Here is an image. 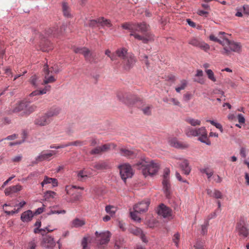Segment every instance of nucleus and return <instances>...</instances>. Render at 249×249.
<instances>
[{
  "label": "nucleus",
  "instance_id": "4468645a",
  "mask_svg": "<svg viewBox=\"0 0 249 249\" xmlns=\"http://www.w3.org/2000/svg\"><path fill=\"white\" fill-rule=\"evenodd\" d=\"M73 51L75 53L82 54L87 61L92 62L94 60L95 55L86 47L77 48L74 49Z\"/></svg>",
  "mask_w": 249,
  "mask_h": 249
},
{
  "label": "nucleus",
  "instance_id": "20e7f679",
  "mask_svg": "<svg viewBox=\"0 0 249 249\" xmlns=\"http://www.w3.org/2000/svg\"><path fill=\"white\" fill-rule=\"evenodd\" d=\"M235 231L242 240H246L249 238V228L248 225L243 220H240L237 223Z\"/></svg>",
  "mask_w": 249,
  "mask_h": 249
},
{
  "label": "nucleus",
  "instance_id": "2f4dec72",
  "mask_svg": "<svg viewBox=\"0 0 249 249\" xmlns=\"http://www.w3.org/2000/svg\"><path fill=\"white\" fill-rule=\"evenodd\" d=\"M120 154L122 156L128 158H133L136 156V153L134 151L126 148H121L120 149Z\"/></svg>",
  "mask_w": 249,
  "mask_h": 249
},
{
  "label": "nucleus",
  "instance_id": "9b49d317",
  "mask_svg": "<svg viewBox=\"0 0 249 249\" xmlns=\"http://www.w3.org/2000/svg\"><path fill=\"white\" fill-rule=\"evenodd\" d=\"M196 137H198V140L207 145H210L211 142L208 139L207 131L205 127L196 128Z\"/></svg>",
  "mask_w": 249,
  "mask_h": 249
},
{
  "label": "nucleus",
  "instance_id": "13d9d810",
  "mask_svg": "<svg viewBox=\"0 0 249 249\" xmlns=\"http://www.w3.org/2000/svg\"><path fill=\"white\" fill-rule=\"evenodd\" d=\"M77 177L79 178V179L81 180L82 178H83L85 177H87V173L84 170H80L78 173Z\"/></svg>",
  "mask_w": 249,
  "mask_h": 249
},
{
  "label": "nucleus",
  "instance_id": "f3484780",
  "mask_svg": "<svg viewBox=\"0 0 249 249\" xmlns=\"http://www.w3.org/2000/svg\"><path fill=\"white\" fill-rule=\"evenodd\" d=\"M117 97L119 100L128 106L132 105L135 103L134 98L131 95L123 94L122 93L119 92L117 94Z\"/></svg>",
  "mask_w": 249,
  "mask_h": 249
},
{
  "label": "nucleus",
  "instance_id": "864d4df0",
  "mask_svg": "<svg viewBox=\"0 0 249 249\" xmlns=\"http://www.w3.org/2000/svg\"><path fill=\"white\" fill-rule=\"evenodd\" d=\"M207 122L210 123V124L214 126H215L217 128L219 129L221 132H223V128L222 126L221 125V124L219 123H215L212 120H207Z\"/></svg>",
  "mask_w": 249,
  "mask_h": 249
},
{
  "label": "nucleus",
  "instance_id": "7c9ffc66",
  "mask_svg": "<svg viewBox=\"0 0 249 249\" xmlns=\"http://www.w3.org/2000/svg\"><path fill=\"white\" fill-rule=\"evenodd\" d=\"M33 217L32 212L30 210L27 211L22 213L21 219L23 222H28L30 221Z\"/></svg>",
  "mask_w": 249,
  "mask_h": 249
},
{
  "label": "nucleus",
  "instance_id": "b1692460",
  "mask_svg": "<svg viewBox=\"0 0 249 249\" xmlns=\"http://www.w3.org/2000/svg\"><path fill=\"white\" fill-rule=\"evenodd\" d=\"M129 54L130 53H127V50L124 48L118 49L115 52L116 60L117 57H119L123 61Z\"/></svg>",
  "mask_w": 249,
  "mask_h": 249
},
{
  "label": "nucleus",
  "instance_id": "4be33fe9",
  "mask_svg": "<svg viewBox=\"0 0 249 249\" xmlns=\"http://www.w3.org/2000/svg\"><path fill=\"white\" fill-rule=\"evenodd\" d=\"M48 184H51L53 187H56L58 185V181L55 178H52L45 176L43 180L41 183V186L43 187L44 185Z\"/></svg>",
  "mask_w": 249,
  "mask_h": 249
},
{
  "label": "nucleus",
  "instance_id": "5701e85b",
  "mask_svg": "<svg viewBox=\"0 0 249 249\" xmlns=\"http://www.w3.org/2000/svg\"><path fill=\"white\" fill-rule=\"evenodd\" d=\"M148 208V203H136L134 207V211L137 213H141L146 211Z\"/></svg>",
  "mask_w": 249,
  "mask_h": 249
},
{
  "label": "nucleus",
  "instance_id": "cd10ccee",
  "mask_svg": "<svg viewBox=\"0 0 249 249\" xmlns=\"http://www.w3.org/2000/svg\"><path fill=\"white\" fill-rule=\"evenodd\" d=\"M57 197V195L56 193L51 191H48L44 194V199L46 201H55L54 199Z\"/></svg>",
  "mask_w": 249,
  "mask_h": 249
},
{
  "label": "nucleus",
  "instance_id": "bb28decb",
  "mask_svg": "<svg viewBox=\"0 0 249 249\" xmlns=\"http://www.w3.org/2000/svg\"><path fill=\"white\" fill-rule=\"evenodd\" d=\"M225 35H226V33L225 32H220L219 33V37L220 38H222L223 40H221L219 38H218L217 37L213 35H211L209 36V38L211 40L218 42L219 44H221L222 46H223V44L224 43V39L226 38L225 36H224Z\"/></svg>",
  "mask_w": 249,
  "mask_h": 249
},
{
  "label": "nucleus",
  "instance_id": "8fccbe9b",
  "mask_svg": "<svg viewBox=\"0 0 249 249\" xmlns=\"http://www.w3.org/2000/svg\"><path fill=\"white\" fill-rule=\"evenodd\" d=\"M105 54L108 57H109L112 61L116 60V57L115 55V52L114 53H111V51L109 50H107L105 51Z\"/></svg>",
  "mask_w": 249,
  "mask_h": 249
},
{
  "label": "nucleus",
  "instance_id": "c03bdc74",
  "mask_svg": "<svg viewBox=\"0 0 249 249\" xmlns=\"http://www.w3.org/2000/svg\"><path fill=\"white\" fill-rule=\"evenodd\" d=\"M76 188L77 186H76L68 185L66 186V191L68 194L73 196L74 193L77 192Z\"/></svg>",
  "mask_w": 249,
  "mask_h": 249
},
{
  "label": "nucleus",
  "instance_id": "1a4fd4ad",
  "mask_svg": "<svg viewBox=\"0 0 249 249\" xmlns=\"http://www.w3.org/2000/svg\"><path fill=\"white\" fill-rule=\"evenodd\" d=\"M65 28L66 26L65 25H62L59 28L58 25L55 24L46 31V34L48 36L57 37L63 34L65 30Z\"/></svg>",
  "mask_w": 249,
  "mask_h": 249
},
{
  "label": "nucleus",
  "instance_id": "f257e3e1",
  "mask_svg": "<svg viewBox=\"0 0 249 249\" xmlns=\"http://www.w3.org/2000/svg\"><path fill=\"white\" fill-rule=\"evenodd\" d=\"M149 25L145 22L134 23L131 36L139 40H141L144 43H147L149 41L154 40L153 36L148 31Z\"/></svg>",
  "mask_w": 249,
  "mask_h": 249
},
{
  "label": "nucleus",
  "instance_id": "6ab92c4d",
  "mask_svg": "<svg viewBox=\"0 0 249 249\" xmlns=\"http://www.w3.org/2000/svg\"><path fill=\"white\" fill-rule=\"evenodd\" d=\"M57 152L53 150H50L47 151H43L36 158L37 161H42L43 160H51V157L56 154Z\"/></svg>",
  "mask_w": 249,
  "mask_h": 249
},
{
  "label": "nucleus",
  "instance_id": "dca6fc26",
  "mask_svg": "<svg viewBox=\"0 0 249 249\" xmlns=\"http://www.w3.org/2000/svg\"><path fill=\"white\" fill-rule=\"evenodd\" d=\"M189 43L195 47L200 48L205 51H207L210 49V46L208 44L196 37L191 38L189 40Z\"/></svg>",
  "mask_w": 249,
  "mask_h": 249
},
{
  "label": "nucleus",
  "instance_id": "ddd939ff",
  "mask_svg": "<svg viewBox=\"0 0 249 249\" xmlns=\"http://www.w3.org/2000/svg\"><path fill=\"white\" fill-rule=\"evenodd\" d=\"M25 204L23 203L19 206V205L15 203H4L3 205V209L5 213L7 214H13L18 213L20 208Z\"/></svg>",
  "mask_w": 249,
  "mask_h": 249
},
{
  "label": "nucleus",
  "instance_id": "393cba45",
  "mask_svg": "<svg viewBox=\"0 0 249 249\" xmlns=\"http://www.w3.org/2000/svg\"><path fill=\"white\" fill-rule=\"evenodd\" d=\"M52 44L49 40H42L40 44V49L43 52H48L53 49Z\"/></svg>",
  "mask_w": 249,
  "mask_h": 249
},
{
  "label": "nucleus",
  "instance_id": "6e6552de",
  "mask_svg": "<svg viewBox=\"0 0 249 249\" xmlns=\"http://www.w3.org/2000/svg\"><path fill=\"white\" fill-rule=\"evenodd\" d=\"M120 174L122 179L125 182L127 178H131L133 173L130 165L124 164L119 166Z\"/></svg>",
  "mask_w": 249,
  "mask_h": 249
},
{
  "label": "nucleus",
  "instance_id": "39448f33",
  "mask_svg": "<svg viewBox=\"0 0 249 249\" xmlns=\"http://www.w3.org/2000/svg\"><path fill=\"white\" fill-rule=\"evenodd\" d=\"M224 51L223 54H229L231 51L240 53L241 50V46L240 43L231 41L227 38L224 39L223 44Z\"/></svg>",
  "mask_w": 249,
  "mask_h": 249
},
{
  "label": "nucleus",
  "instance_id": "49530a36",
  "mask_svg": "<svg viewBox=\"0 0 249 249\" xmlns=\"http://www.w3.org/2000/svg\"><path fill=\"white\" fill-rule=\"evenodd\" d=\"M83 190V188H81L79 187H77V188L76 190L77 192H76L74 193V195L73 196V198L75 199V200H79L80 199V197H81V190Z\"/></svg>",
  "mask_w": 249,
  "mask_h": 249
},
{
  "label": "nucleus",
  "instance_id": "e2e57ef3",
  "mask_svg": "<svg viewBox=\"0 0 249 249\" xmlns=\"http://www.w3.org/2000/svg\"><path fill=\"white\" fill-rule=\"evenodd\" d=\"M208 225V223L207 222L204 225H202L201 226V234L205 235L207 233Z\"/></svg>",
  "mask_w": 249,
  "mask_h": 249
},
{
  "label": "nucleus",
  "instance_id": "de8ad7c7",
  "mask_svg": "<svg viewBox=\"0 0 249 249\" xmlns=\"http://www.w3.org/2000/svg\"><path fill=\"white\" fill-rule=\"evenodd\" d=\"M136 213L137 212H135V211H134V212H130V217L134 221L140 222L141 221V218Z\"/></svg>",
  "mask_w": 249,
  "mask_h": 249
},
{
  "label": "nucleus",
  "instance_id": "37998d69",
  "mask_svg": "<svg viewBox=\"0 0 249 249\" xmlns=\"http://www.w3.org/2000/svg\"><path fill=\"white\" fill-rule=\"evenodd\" d=\"M128 231L133 235L139 236L142 232V230L138 227L130 228L128 229Z\"/></svg>",
  "mask_w": 249,
  "mask_h": 249
},
{
  "label": "nucleus",
  "instance_id": "aec40b11",
  "mask_svg": "<svg viewBox=\"0 0 249 249\" xmlns=\"http://www.w3.org/2000/svg\"><path fill=\"white\" fill-rule=\"evenodd\" d=\"M41 246L45 248L52 249L55 246V242L53 238L50 236H45L41 241Z\"/></svg>",
  "mask_w": 249,
  "mask_h": 249
},
{
  "label": "nucleus",
  "instance_id": "72a5a7b5",
  "mask_svg": "<svg viewBox=\"0 0 249 249\" xmlns=\"http://www.w3.org/2000/svg\"><path fill=\"white\" fill-rule=\"evenodd\" d=\"M185 122L193 126H199L201 124V121L198 119H195L191 117H187L185 120Z\"/></svg>",
  "mask_w": 249,
  "mask_h": 249
},
{
  "label": "nucleus",
  "instance_id": "7ed1b4c3",
  "mask_svg": "<svg viewBox=\"0 0 249 249\" xmlns=\"http://www.w3.org/2000/svg\"><path fill=\"white\" fill-rule=\"evenodd\" d=\"M138 166L145 177L155 175L160 167V164L157 161L149 159L142 160Z\"/></svg>",
  "mask_w": 249,
  "mask_h": 249
},
{
  "label": "nucleus",
  "instance_id": "79ce46f5",
  "mask_svg": "<svg viewBox=\"0 0 249 249\" xmlns=\"http://www.w3.org/2000/svg\"><path fill=\"white\" fill-rule=\"evenodd\" d=\"M185 133L189 137H196V128H193L190 126H188L186 128Z\"/></svg>",
  "mask_w": 249,
  "mask_h": 249
},
{
  "label": "nucleus",
  "instance_id": "338daca9",
  "mask_svg": "<svg viewBox=\"0 0 249 249\" xmlns=\"http://www.w3.org/2000/svg\"><path fill=\"white\" fill-rule=\"evenodd\" d=\"M82 245L83 246L82 249H88V241L86 237H84L82 241Z\"/></svg>",
  "mask_w": 249,
  "mask_h": 249
},
{
  "label": "nucleus",
  "instance_id": "ea45409f",
  "mask_svg": "<svg viewBox=\"0 0 249 249\" xmlns=\"http://www.w3.org/2000/svg\"><path fill=\"white\" fill-rule=\"evenodd\" d=\"M117 210V208L113 205H108L106 207V212L111 216L115 214Z\"/></svg>",
  "mask_w": 249,
  "mask_h": 249
},
{
  "label": "nucleus",
  "instance_id": "423d86ee",
  "mask_svg": "<svg viewBox=\"0 0 249 249\" xmlns=\"http://www.w3.org/2000/svg\"><path fill=\"white\" fill-rule=\"evenodd\" d=\"M170 172V171L169 168H166L164 169L162 181L163 189L167 198H169L171 194V185L169 180Z\"/></svg>",
  "mask_w": 249,
  "mask_h": 249
},
{
  "label": "nucleus",
  "instance_id": "4c0bfd02",
  "mask_svg": "<svg viewBox=\"0 0 249 249\" xmlns=\"http://www.w3.org/2000/svg\"><path fill=\"white\" fill-rule=\"evenodd\" d=\"M188 82L186 80L182 79L180 80L178 85L176 87L175 90L177 92L179 93L181 90H183L186 88Z\"/></svg>",
  "mask_w": 249,
  "mask_h": 249
},
{
  "label": "nucleus",
  "instance_id": "bf43d9fd",
  "mask_svg": "<svg viewBox=\"0 0 249 249\" xmlns=\"http://www.w3.org/2000/svg\"><path fill=\"white\" fill-rule=\"evenodd\" d=\"M102 152H105L109 150L110 148L111 144H105L101 146H100Z\"/></svg>",
  "mask_w": 249,
  "mask_h": 249
},
{
  "label": "nucleus",
  "instance_id": "f03ea898",
  "mask_svg": "<svg viewBox=\"0 0 249 249\" xmlns=\"http://www.w3.org/2000/svg\"><path fill=\"white\" fill-rule=\"evenodd\" d=\"M50 70L48 68V66L46 65L44 68V80L43 82H41L36 75L32 76L30 79V83L35 88L38 87L40 85L47 84L54 82L56 79L54 78L53 74H56L59 72L58 70L52 67Z\"/></svg>",
  "mask_w": 249,
  "mask_h": 249
},
{
  "label": "nucleus",
  "instance_id": "9d476101",
  "mask_svg": "<svg viewBox=\"0 0 249 249\" xmlns=\"http://www.w3.org/2000/svg\"><path fill=\"white\" fill-rule=\"evenodd\" d=\"M95 235L96 236V240L100 245L107 244L111 237V233L108 231L100 233L96 231Z\"/></svg>",
  "mask_w": 249,
  "mask_h": 249
},
{
  "label": "nucleus",
  "instance_id": "052dcab7",
  "mask_svg": "<svg viewBox=\"0 0 249 249\" xmlns=\"http://www.w3.org/2000/svg\"><path fill=\"white\" fill-rule=\"evenodd\" d=\"M247 150L245 147H241L240 149V155L242 158L246 160Z\"/></svg>",
  "mask_w": 249,
  "mask_h": 249
},
{
  "label": "nucleus",
  "instance_id": "0e129e2a",
  "mask_svg": "<svg viewBox=\"0 0 249 249\" xmlns=\"http://www.w3.org/2000/svg\"><path fill=\"white\" fill-rule=\"evenodd\" d=\"M39 175L38 172L35 171L32 173H31L28 176L27 178L28 179H30L33 178L34 177H37Z\"/></svg>",
  "mask_w": 249,
  "mask_h": 249
},
{
  "label": "nucleus",
  "instance_id": "69168bd1",
  "mask_svg": "<svg viewBox=\"0 0 249 249\" xmlns=\"http://www.w3.org/2000/svg\"><path fill=\"white\" fill-rule=\"evenodd\" d=\"M123 240H116L115 242V247L116 248V249H119L123 246Z\"/></svg>",
  "mask_w": 249,
  "mask_h": 249
},
{
  "label": "nucleus",
  "instance_id": "0eeeda50",
  "mask_svg": "<svg viewBox=\"0 0 249 249\" xmlns=\"http://www.w3.org/2000/svg\"><path fill=\"white\" fill-rule=\"evenodd\" d=\"M156 213L160 217L167 218L168 219H172V209L164 205L163 203H161L158 206L156 210Z\"/></svg>",
  "mask_w": 249,
  "mask_h": 249
},
{
  "label": "nucleus",
  "instance_id": "c756f323",
  "mask_svg": "<svg viewBox=\"0 0 249 249\" xmlns=\"http://www.w3.org/2000/svg\"><path fill=\"white\" fill-rule=\"evenodd\" d=\"M179 166L184 174L188 175L190 174L191 169L189 166V163L187 160H183L179 164Z\"/></svg>",
  "mask_w": 249,
  "mask_h": 249
},
{
  "label": "nucleus",
  "instance_id": "774afa93",
  "mask_svg": "<svg viewBox=\"0 0 249 249\" xmlns=\"http://www.w3.org/2000/svg\"><path fill=\"white\" fill-rule=\"evenodd\" d=\"M243 13L244 14L249 15V5L245 4L243 6Z\"/></svg>",
  "mask_w": 249,
  "mask_h": 249
},
{
  "label": "nucleus",
  "instance_id": "c9c22d12",
  "mask_svg": "<svg viewBox=\"0 0 249 249\" xmlns=\"http://www.w3.org/2000/svg\"><path fill=\"white\" fill-rule=\"evenodd\" d=\"M169 144L176 148H183V144L180 143L176 138H171L169 140Z\"/></svg>",
  "mask_w": 249,
  "mask_h": 249
},
{
  "label": "nucleus",
  "instance_id": "a878e982",
  "mask_svg": "<svg viewBox=\"0 0 249 249\" xmlns=\"http://www.w3.org/2000/svg\"><path fill=\"white\" fill-rule=\"evenodd\" d=\"M25 108H26V102L22 101L18 104L15 105L12 112L13 113H18L19 112H22L21 115H24V111L25 110Z\"/></svg>",
  "mask_w": 249,
  "mask_h": 249
},
{
  "label": "nucleus",
  "instance_id": "c85d7f7f",
  "mask_svg": "<svg viewBox=\"0 0 249 249\" xmlns=\"http://www.w3.org/2000/svg\"><path fill=\"white\" fill-rule=\"evenodd\" d=\"M60 112V108L57 107H53L50 108L46 113L49 119L57 116Z\"/></svg>",
  "mask_w": 249,
  "mask_h": 249
},
{
  "label": "nucleus",
  "instance_id": "f704fd0d",
  "mask_svg": "<svg viewBox=\"0 0 249 249\" xmlns=\"http://www.w3.org/2000/svg\"><path fill=\"white\" fill-rule=\"evenodd\" d=\"M36 107L35 105H31L26 102V108L24 111V115H28L36 110Z\"/></svg>",
  "mask_w": 249,
  "mask_h": 249
},
{
  "label": "nucleus",
  "instance_id": "a19ab883",
  "mask_svg": "<svg viewBox=\"0 0 249 249\" xmlns=\"http://www.w3.org/2000/svg\"><path fill=\"white\" fill-rule=\"evenodd\" d=\"M50 88H51V87L50 86H46L44 89H43L42 90H36L34 91L30 94V95L31 96H36L37 95L45 94L47 91L50 90Z\"/></svg>",
  "mask_w": 249,
  "mask_h": 249
},
{
  "label": "nucleus",
  "instance_id": "e433bc0d",
  "mask_svg": "<svg viewBox=\"0 0 249 249\" xmlns=\"http://www.w3.org/2000/svg\"><path fill=\"white\" fill-rule=\"evenodd\" d=\"M85 224V222L84 220L79 219L75 218L72 221L71 223V227L78 228L83 226Z\"/></svg>",
  "mask_w": 249,
  "mask_h": 249
},
{
  "label": "nucleus",
  "instance_id": "a18cd8bd",
  "mask_svg": "<svg viewBox=\"0 0 249 249\" xmlns=\"http://www.w3.org/2000/svg\"><path fill=\"white\" fill-rule=\"evenodd\" d=\"M205 72L210 80L213 82H216V78L214 76L213 71L211 70H206Z\"/></svg>",
  "mask_w": 249,
  "mask_h": 249
},
{
  "label": "nucleus",
  "instance_id": "3c124183",
  "mask_svg": "<svg viewBox=\"0 0 249 249\" xmlns=\"http://www.w3.org/2000/svg\"><path fill=\"white\" fill-rule=\"evenodd\" d=\"M66 213L65 210H55L54 208H52L50 212L48 213L49 214H64Z\"/></svg>",
  "mask_w": 249,
  "mask_h": 249
},
{
  "label": "nucleus",
  "instance_id": "2eb2a0df",
  "mask_svg": "<svg viewBox=\"0 0 249 249\" xmlns=\"http://www.w3.org/2000/svg\"><path fill=\"white\" fill-rule=\"evenodd\" d=\"M23 189L22 186L19 184L16 185L10 186L4 190L5 196L13 197L16 196Z\"/></svg>",
  "mask_w": 249,
  "mask_h": 249
},
{
  "label": "nucleus",
  "instance_id": "09e8293b",
  "mask_svg": "<svg viewBox=\"0 0 249 249\" xmlns=\"http://www.w3.org/2000/svg\"><path fill=\"white\" fill-rule=\"evenodd\" d=\"M134 23H124L122 24V26L124 29L128 30L130 31V33H132V31L133 30Z\"/></svg>",
  "mask_w": 249,
  "mask_h": 249
},
{
  "label": "nucleus",
  "instance_id": "473e14b6",
  "mask_svg": "<svg viewBox=\"0 0 249 249\" xmlns=\"http://www.w3.org/2000/svg\"><path fill=\"white\" fill-rule=\"evenodd\" d=\"M62 9L63 15L67 18L71 17V9L67 3L63 2L62 5Z\"/></svg>",
  "mask_w": 249,
  "mask_h": 249
},
{
  "label": "nucleus",
  "instance_id": "4d7b16f0",
  "mask_svg": "<svg viewBox=\"0 0 249 249\" xmlns=\"http://www.w3.org/2000/svg\"><path fill=\"white\" fill-rule=\"evenodd\" d=\"M90 154L91 155H94V154H100L102 153L100 146H97L91 150Z\"/></svg>",
  "mask_w": 249,
  "mask_h": 249
},
{
  "label": "nucleus",
  "instance_id": "680f3d73",
  "mask_svg": "<svg viewBox=\"0 0 249 249\" xmlns=\"http://www.w3.org/2000/svg\"><path fill=\"white\" fill-rule=\"evenodd\" d=\"M236 11H237L236 13L235 14V16L238 17H243V14L242 12L243 11V7H237L236 9Z\"/></svg>",
  "mask_w": 249,
  "mask_h": 249
},
{
  "label": "nucleus",
  "instance_id": "a211bd4d",
  "mask_svg": "<svg viewBox=\"0 0 249 249\" xmlns=\"http://www.w3.org/2000/svg\"><path fill=\"white\" fill-rule=\"evenodd\" d=\"M52 121V119H49L46 113L38 116L35 120L34 123L36 125L44 126L49 124Z\"/></svg>",
  "mask_w": 249,
  "mask_h": 249
},
{
  "label": "nucleus",
  "instance_id": "58836bf2",
  "mask_svg": "<svg viewBox=\"0 0 249 249\" xmlns=\"http://www.w3.org/2000/svg\"><path fill=\"white\" fill-rule=\"evenodd\" d=\"M98 23L103 27H110L112 25L109 20L105 19L103 17L98 18Z\"/></svg>",
  "mask_w": 249,
  "mask_h": 249
},
{
  "label": "nucleus",
  "instance_id": "6e6d98bb",
  "mask_svg": "<svg viewBox=\"0 0 249 249\" xmlns=\"http://www.w3.org/2000/svg\"><path fill=\"white\" fill-rule=\"evenodd\" d=\"M158 222L157 220L153 219L150 220L148 222V225L150 228H154L155 227L157 226Z\"/></svg>",
  "mask_w": 249,
  "mask_h": 249
},
{
  "label": "nucleus",
  "instance_id": "5fc2aeb1",
  "mask_svg": "<svg viewBox=\"0 0 249 249\" xmlns=\"http://www.w3.org/2000/svg\"><path fill=\"white\" fill-rule=\"evenodd\" d=\"M83 144H84L83 142L82 141H76L74 142H69L67 143V145H68V146H72V145L76 146H81V145H83Z\"/></svg>",
  "mask_w": 249,
  "mask_h": 249
},
{
  "label": "nucleus",
  "instance_id": "f8f14e48",
  "mask_svg": "<svg viewBox=\"0 0 249 249\" xmlns=\"http://www.w3.org/2000/svg\"><path fill=\"white\" fill-rule=\"evenodd\" d=\"M136 62V59L132 53H130L122 61V65L124 70H130Z\"/></svg>",
  "mask_w": 249,
  "mask_h": 249
},
{
  "label": "nucleus",
  "instance_id": "412c9836",
  "mask_svg": "<svg viewBox=\"0 0 249 249\" xmlns=\"http://www.w3.org/2000/svg\"><path fill=\"white\" fill-rule=\"evenodd\" d=\"M93 167L97 170L107 169L110 168V164L107 160H101L93 163Z\"/></svg>",
  "mask_w": 249,
  "mask_h": 249
},
{
  "label": "nucleus",
  "instance_id": "603ef678",
  "mask_svg": "<svg viewBox=\"0 0 249 249\" xmlns=\"http://www.w3.org/2000/svg\"><path fill=\"white\" fill-rule=\"evenodd\" d=\"M180 239V235L178 232L176 233L173 237V241L175 243L176 247L178 246V243Z\"/></svg>",
  "mask_w": 249,
  "mask_h": 249
}]
</instances>
